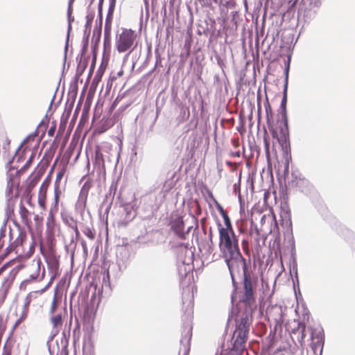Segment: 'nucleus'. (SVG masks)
Segmentation results:
<instances>
[{"mask_svg":"<svg viewBox=\"0 0 355 355\" xmlns=\"http://www.w3.org/2000/svg\"><path fill=\"white\" fill-rule=\"evenodd\" d=\"M46 198H38V204L42 209H45L46 207Z\"/></svg>","mask_w":355,"mask_h":355,"instance_id":"4be33fe9","label":"nucleus"},{"mask_svg":"<svg viewBox=\"0 0 355 355\" xmlns=\"http://www.w3.org/2000/svg\"><path fill=\"white\" fill-rule=\"evenodd\" d=\"M72 229L74 230L75 232V234H76V238H78V236H80V232L78 230V226L76 225L72 227Z\"/></svg>","mask_w":355,"mask_h":355,"instance_id":"bb28decb","label":"nucleus"},{"mask_svg":"<svg viewBox=\"0 0 355 355\" xmlns=\"http://www.w3.org/2000/svg\"><path fill=\"white\" fill-rule=\"evenodd\" d=\"M54 309H55V303H53L52 306H51V313H53L54 311Z\"/></svg>","mask_w":355,"mask_h":355,"instance_id":"c9c22d12","label":"nucleus"},{"mask_svg":"<svg viewBox=\"0 0 355 355\" xmlns=\"http://www.w3.org/2000/svg\"><path fill=\"white\" fill-rule=\"evenodd\" d=\"M96 158H99V157L103 158V154L97 151L96 153Z\"/></svg>","mask_w":355,"mask_h":355,"instance_id":"2f4dec72","label":"nucleus"},{"mask_svg":"<svg viewBox=\"0 0 355 355\" xmlns=\"http://www.w3.org/2000/svg\"><path fill=\"white\" fill-rule=\"evenodd\" d=\"M19 212L21 219V222L28 227H30L32 223L31 219L29 218L30 213L23 203L20 204Z\"/></svg>","mask_w":355,"mask_h":355,"instance_id":"f8f14e48","label":"nucleus"},{"mask_svg":"<svg viewBox=\"0 0 355 355\" xmlns=\"http://www.w3.org/2000/svg\"><path fill=\"white\" fill-rule=\"evenodd\" d=\"M55 162L53 164V165L51 166V168L49 171V177L53 173V171H54V168H55Z\"/></svg>","mask_w":355,"mask_h":355,"instance_id":"7c9ffc66","label":"nucleus"},{"mask_svg":"<svg viewBox=\"0 0 355 355\" xmlns=\"http://www.w3.org/2000/svg\"><path fill=\"white\" fill-rule=\"evenodd\" d=\"M10 181L11 182L10 183V187H14V182H12V180L10 179Z\"/></svg>","mask_w":355,"mask_h":355,"instance_id":"58836bf2","label":"nucleus"},{"mask_svg":"<svg viewBox=\"0 0 355 355\" xmlns=\"http://www.w3.org/2000/svg\"><path fill=\"white\" fill-rule=\"evenodd\" d=\"M263 142H264V147H265V152L267 156H269L270 155V150H269V140L268 137L265 136L263 137Z\"/></svg>","mask_w":355,"mask_h":355,"instance_id":"aec40b11","label":"nucleus"},{"mask_svg":"<svg viewBox=\"0 0 355 355\" xmlns=\"http://www.w3.org/2000/svg\"><path fill=\"white\" fill-rule=\"evenodd\" d=\"M42 174L38 172L37 173H31V175L26 180V191L27 192H31L33 189L36 186L39 180H40Z\"/></svg>","mask_w":355,"mask_h":355,"instance_id":"9d476101","label":"nucleus"},{"mask_svg":"<svg viewBox=\"0 0 355 355\" xmlns=\"http://www.w3.org/2000/svg\"><path fill=\"white\" fill-rule=\"evenodd\" d=\"M55 128H56V125H55V123H53V125H51V128L48 130V135L49 137H53L54 135Z\"/></svg>","mask_w":355,"mask_h":355,"instance_id":"5701e85b","label":"nucleus"},{"mask_svg":"<svg viewBox=\"0 0 355 355\" xmlns=\"http://www.w3.org/2000/svg\"><path fill=\"white\" fill-rule=\"evenodd\" d=\"M252 316L246 314L242 316L236 325L233 334V348L236 351L243 350L248 339V334L252 324Z\"/></svg>","mask_w":355,"mask_h":355,"instance_id":"39448f33","label":"nucleus"},{"mask_svg":"<svg viewBox=\"0 0 355 355\" xmlns=\"http://www.w3.org/2000/svg\"><path fill=\"white\" fill-rule=\"evenodd\" d=\"M225 163L227 165H228L230 166H236V164L235 162H232L230 161H226Z\"/></svg>","mask_w":355,"mask_h":355,"instance_id":"c756f323","label":"nucleus"},{"mask_svg":"<svg viewBox=\"0 0 355 355\" xmlns=\"http://www.w3.org/2000/svg\"><path fill=\"white\" fill-rule=\"evenodd\" d=\"M230 155L233 157H239L241 155L240 151L238 150V151H235V152H231Z\"/></svg>","mask_w":355,"mask_h":355,"instance_id":"cd10ccee","label":"nucleus"},{"mask_svg":"<svg viewBox=\"0 0 355 355\" xmlns=\"http://www.w3.org/2000/svg\"><path fill=\"white\" fill-rule=\"evenodd\" d=\"M31 278H32V279H35V278H36V277L31 276Z\"/></svg>","mask_w":355,"mask_h":355,"instance_id":"79ce46f5","label":"nucleus"},{"mask_svg":"<svg viewBox=\"0 0 355 355\" xmlns=\"http://www.w3.org/2000/svg\"><path fill=\"white\" fill-rule=\"evenodd\" d=\"M114 0L110 5L109 10L105 19V28H104V45L106 44H110L111 39V31H112V17H113V12L114 9Z\"/></svg>","mask_w":355,"mask_h":355,"instance_id":"6e6552de","label":"nucleus"},{"mask_svg":"<svg viewBox=\"0 0 355 355\" xmlns=\"http://www.w3.org/2000/svg\"><path fill=\"white\" fill-rule=\"evenodd\" d=\"M232 144L234 148H238L239 146V139H232Z\"/></svg>","mask_w":355,"mask_h":355,"instance_id":"b1692460","label":"nucleus"},{"mask_svg":"<svg viewBox=\"0 0 355 355\" xmlns=\"http://www.w3.org/2000/svg\"><path fill=\"white\" fill-rule=\"evenodd\" d=\"M51 323L53 326V331L55 334H57L60 332L62 327V317L61 314L55 315L51 318L50 319Z\"/></svg>","mask_w":355,"mask_h":355,"instance_id":"9b49d317","label":"nucleus"},{"mask_svg":"<svg viewBox=\"0 0 355 355\" xmlns=\"http://www.w3.org/2000/svg\"><path fill=\"white\" fill-rule=\"evenodd\" d=\"M8 267V263H6L0 268V275L2 274L3 272H4L6 270Z\"/></svg>","mask_w":355,"mask_h":355,"instance_id":"c85d7f7f","label":"nucleus"},{"mask_svg":"<svg viewBox=\"0 0 355 355\" xmlns=\"http://www.w3.org/2000/svg\"><path fill=\"white\" fill-rule=\"evenodd\" d=\"M189 347L185 348V352H184V355H189Z\"/></svg>","mask_w":355,"mask_h":355,"instance_id":"f704fd0d","label":"nucleus"},{"mask_svg":"<svg viewBox=\"0 0 355 355\" xmlns=\"http://www.w3.org/2000/svg\"><path fill=\"white\" fill-rule=\"evenodd\" d=\"M17 185H19V180L18 179L17 180V182H16Z\"/></svg>","mask_w":355,"mask_h":355,"instance_id":"a19ab883","label":"nucleus"},{"mask_svg":"<svg viewBox=\"0 0 355 355\" xmlns=\"http://www.w3.org/2000/svg\"><path fill=\"white\" fill-rule=\"evenodd\" d=\"M242 247H243V250L244 252V253L249 256L250 255V249H249V242L245 240V239H243L242 241Z\"/></svg>","mask_w":355,"mask_h":355,"instance_id":"6ab92c4d","label":"nucleus"},{"mask_svg":"<svg viewBox=\"0 0 355 355\" xmlns=\"http://www.w3.org/2000/svg\"><path fill=\"white\" fill-rule=\"evenodd\" d=\"M219 248L223 257L228 266L231 275L239 270L242 266L243 272L242 302L247 306L252 307L256 302V289L254 288L257 283V277H253L248 270L246 259L240 252L239 241L234 230L223 229L218 224Z\"/></svg>","mask_w":355,"mask_h":355,"instance_id":"f257e3e1","label":"nucleus"},{"mask_svg":"<svg viewBox=\"0 0 355 355\" xmlns=\"http://www.w3.org/2000/svg\"><path fill=\"white\" fill-rule=\"evenodd\" d=\"M171 229L178 236L179 238L184 239V222L180 216H178L171 222Z\"/></svg>","mask_w":355,"mask_h":355,"instance_id":"1a4fd4ad","label":"nucleus"},{"mask_svg":"<svg viewBox=\"0 0 355 355\" xmlns=\"http://www.w3.org/2000/svg\"><path fill=\"white\" fill-rule=\"evenodd\" d=\"M137 35L130 28H122L117 33L115 39V47L119 53L128 51L131 53L137 46Z\"/></svg>","mask_w":355,"mask_h":355,"instance_id":"423d86ee","label":"nucleus"},{"mask_svg":"<svg viewBox=\"0 0 355 355\" xmlns=\"http://www.w3.org/2000/svg\"><path fill=\"white\" fill-rule=\"evenodd\" d=\"M82 245H83V248L84 250L86 251L87 250V245H86L85 241H83L82 242Z\"/></svg>","mask_w":355,"mask_h":355,"instance_id":"473e14b6","label":"nucleus"},{"mask_svg":"<svg viewBox=\"0 0 355 355\" xmlns=\"http://www.w3.org/2000/svg\"><path fill=\"white\" fill-rule=\"evenodd\" d=\"M179 246L182 247L184 246L185 248H187V245H184V243H180Z\"/></svg>","mask_w":355,"mask_h":355,"instance_id":"4c0bfd02","label":"nucleus"},{"mask_svg":"<svg viewBox=\"0 0 355 355\" xmlns=\"http://www.w3.org/2000/svg\"><path fill=\"white\" fill-rule=\"evenodd\" d=\"M36 135H29L22 142L16 151V155L13 159H17V162L23 161L28 158L25 164L16 172L17 175H21L26 172L32 164L33 160L35 157L39 142L36 139Z\"/></svg>","mask_w":355,"mask_h":355,"instance_id":"f03ea898","label":"nucleus"},{"mask_svg":"<svg viewBox=\"0 0 355 355\" xmlns=\"http://www.w3.org/2000/svg\"><path fill=\"white\" fill-rule=\"evenodd\" d=\"M297 1H298V0H293H293H289L288 1L289 8H293L296 5Z\"/></svg>","mask_w":355,"mask_h":355,"instance_id":"a878e982","label":"nucleus"},{"mask_svg":"<svg viewBox=\"0 0 355 355\" xmlns=\"http://www.w3.org/2000/svg\"><path fill=\"white\" fill-rule=\"evenodd\" d=\"M34 220L36 223V225L38 227H42L43 224V218L39 215H35L34 216Z\"/></svg>","mask_w":355,"mask_h":355,"instance_id":"412c9836","label":"nucleus"},{"mask_svg":"<svg viewBox=\"0 0 355 355\" xmlns=\"http://www.w3.org/2000/svg\"><path fill=\"white\" fill-rule=\"evenodd\" d=\"M286 89H287V85H286L284 92V96H283V98H282V102H281V105H280L281 112L279 114L280 116L285 120H287L286 109V103H287Z\"/></svg>","mask_w":355,"mask_h":355,"instance_id":"4468645a","label":"nucleus"},{"mask_svg":"<svg viewBox=\"0 0 355 355\" xmlns=\"http://www.w3.org/2000/svg\"><path fill=\"white\" fill-rule=\"evenodd\" d=\"M67 171V165H64L57 173L56 175V179L55 181V190H54V196L56 195V192H58V198H60V196L61 193V191L60 190V181L62 179L64 175L65 174Z\"/></svg>","mask_w":355,"mask_h":355,"instance_id":"ddd939ff","label":"nucleus"},{"mask_svg":"<svg viewBox=\"0 0 355 355\" xmlns=\"http://www.w3.org/2000/svg\"><path fill=\"white\" fill-rule=\"evenodd\" d=\"M10 144V140L7 137H3L0 140V145L2 146L3 152V154L5 155L9 151Z\"/></svg>","mask_w":355,"mask_h":355,"instance_id":"f3484780","label":"nucleus"},{"mask_svg":"<svg viewBox=\"0 0 355 355\" xmlns=\"http://www.w3.org/2000/svg\"><path fill=\"white\" fill-rule=\"evenodd\" d=\"M266 114L268 128L274 139L281 144L286 141L288 135V121L282 119H278L276 124L274 123L273 112L268 99L264 104Z\"/></svg>","mask_w":355,"mask_h":355,"instance_id":"20e7f679","label":"nucleus"},{"mask_svg":"<svg viewBox=\"0 0 355 355\" xmlns=\"http://www.w3.org/2000/svg\"><path fill=\"white\" fill-rule=\"evenodd\" d=\"M3 355H11L10 351H5Z\"/></svg>","mask_w":355,"mask_h":355,"instance_id":"72a5a7b5","label":"nucleus"},{"mask_svg":"<svg viewBox=\"0 0 355 355\" xmlns=\"http://www.w3.org/2000/svg\"><path fill=\"white\" fill-rule=\"evenodd\" d=\"M19 320H18V321L16 322V324H15V327H17V326L19 324Z\"/></svg>","mask_w":355,"mask_h":355,"instance_id":"ea45409f","label":"nucleus"},{"mask_svg":"<svg viewBox=\"0 0 355 355\" xmlns=\"http://www.w3.org/2000/svg\"><path fill=\"white\" fill-rule=\"evenodd\" d=\"M123 71L121 70V71H120L119 72H118V76H122V75H123Z\"/></svg>","mask_w":355,"mask_h":355,"instance_id":"e433bc0d","label":"nucleus"},{"mask_svg":"<svg viewBox=\"0 0 355 355\" xmlns=\"http://www.w3.org/2000/svg\"><path fill=\"white\" fill-rule=\"evenodd\" d=\"M36 135H29L22 142L16 151V155L13 159H17V162L23 161L28 158L25 164L16 172L17 175H21L26 172L32 164L33 160L35 157L39 142L36 139Z\"/></svg>","mask_w":355,"mask_h":355,"instance_id":"7ed1b4c3","label":"nucleus"},{"mask_svg":"<svg viewBox=\"0 0 355 355\" xmlns=\"http://www.w3.org/2000/svg\"><path fill=\"white\" fill-rule=\"evenodd\" d=\"M305 330H306V326L304 324H303L302 326V331H301V334H302V341L304 340L305 336H306V334H305Z\"/></svg>","mask_w":355,"mask_h":355,"instance_id":"393cba45","label":"nucleus"},{"mask_svg":"<svg viewBox=\"0 0 355 355\" xmlns=\"http://www.w3.org/2000/svg\"><path fill=\"white\" fill-rule=\"evenodd\" d=\"M83 233L89 239L94 240L95 239V232L92 228L87 227L84 229Z\"/></svg>","mask_w":355,"mask_h":355,"instance_id":"a211bd4d","label":"nucleus"},{"mask_svg":"<svg viewBox=\"0 0 355 355\" xmlns=\"http://www.w3.org/2000/svg\"><path fill=\"white\" fill-rule=\"evenodd\" d=\"M60 198H58V192H56L55 196H54V202L53 204L51 205L49 216L46 219V228L49 232H53L55 227V216L57 214L58 211V203H59Z\"/></svg>","mask_w":355,"mask_h":355,"instance_id":"0eeeda50","label":"nucleus"},{"mask_svg":"<svg viewBox=\"0 0 355 355\" xmlns=\"http://www.w3.org/2000/svg\"><path fill=\"white\" fill-rule=\"evenodd\" d=\"M148 0H144V1H145L146 3H147V2H148Z\"/></svg>","mask_w":355,"mask_h":355,"instance_id":"37998d69","label":"nucleus"},{"mask_svg":"<svg viewBox=\"0 0 355 355\" xmlns=\"http://www.w3.org/2000/svg\"><path fill=\"white\" fill-rule=\"evenodd\" d=\"M50 183V180H46L40 186L38 198H46V191Z\"/></svg>","mask_w":355,"mask_h":355,"instance_id":"2eb2a0df","label":"nucleus"},{"mask_svg":"<svg viewBox=\"0 0 355 355\" xmlns=\"http://www.w3.org/2000/svg\"><path fill=\"white\" fill-rule=\"evenodd\" d=\"M220 211L223 217V219L225 221V227H223V229H227L228 230H233L230 219L229 216H227V213L224 211V209L221 207H220Z\"/></svg>","mask_w":355,"mask_h":355,"instance_id":"dca6fc26","label":"nucleus"}]
</instances>
